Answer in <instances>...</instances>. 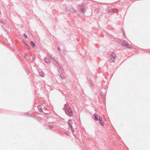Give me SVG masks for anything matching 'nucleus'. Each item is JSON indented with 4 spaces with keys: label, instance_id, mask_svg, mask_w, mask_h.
Masks as SVG:
<instances>
[{
    "label": "nucleus",
    "instance_id": "nucleus-8",
    "mask_svg": "<svg viewBox=\"0 0 150 150\" xmlns=\"http://www.w3.org/2000/svg\"><path fill=\"white\" fill-rule=\"evenodd\" d=\"M99 122L100 124V125L103 126L104 125V123L102 122V120H99Z\"/></svg>",
    "mask_w": 150,
    "mask_h": 150
},
{
    "label": "nucleus",
    "instance_id": "nucleus-16",
    "mask_svg": "<svg viewBox=\"0 0 150 150\" xmlns=\"http://www.w3.org/2000/svg\"><path fill=\"white\" fill-rule=\"evenodd\" d=\"M58 50L59 51H61V50L59 48V47H58Z\"/></svg>",
    "mask_w": 150,
    "mask_h": 150
},
{
    "label": "nucleus",
    "instance_id": "nucleus-9",
    "mask_svg": "<svg viewBox=\"0 0 150 150\" xmlns=\"http://www.w3.org/2000/svg\"><path fill=\"white\" fill-rule=\"evenodd\" d=\"M61 77L62 79H64L65 77V76L63 74H60Z\"/></svg>",
    "mask_w": 150,
    "mask_h": 150
},
{
    "label": "nucleus",
    "instance_id": "nucleus-17",
    "mask_svg": "<svg viewBox=\"0 0 150 150\" xmlns=\"http://www.w3.org/2000/svg\"><path fill=\"white\" fill-rule=\"evenodd\" d=\"M54 61L56 63V64H58L57 62L55 61V60L54 59Z\"/></svg>",
    "mask_w": 150,
    "mask_h": 150
},
{
    "label": "nucleus",
    "instance_id": "nucleus-15",
    "mask_svg": "<svg viewBox=\"0 0 150 150\" xmlns=\"http://www.w3.org/2000/svg\"><path fill=\"white\" fill-rule=\"evenodd\" d=\"M24 36L26 38H27V36L25 35V34H24Z\"/></svg>",
    "mask_w": 150,
    "mask_h": 150
},
{
    "label": "nucleus",
    "instance_id": "nucleus-5",
    "mask_svg": "<svg viewBox=\"0 0 150 150\" xmlns=\"http://www.w3.org/2000/svg\"><path fill=\"white\" fill-rule=\"evenodd\" d=\"M94 118L96 120H98V117H97V115L96 114H94Z\"/></svg>",
    "mask_w": 150,
    "mask_h": 150
},
{
    "label": "nucleus",
    "instance_id": "nucleus-3",
    "mask_svg": "<svg viewBox=\"0 0 150 150\" xmlns=\"http://www.w3.org/2000/svg\"><path fill=\"white\" fill-rule=\"evenodd\" d=\"M68 112L69 114L71 116L72 115V112L71 110L70 109H69Z\"/></svg>",
    "mask_w": 150,
    "mask_h": 150
},
{
    "label": "nucleus",
    "instance_id": "nucleus-13",
    "mask_svg": "<svg viewBox=\"0 0 150 150\" xmlns=\"http://www.w3.org/2000/svg\"><path fill=\"white\" fill-rule=\"evenodd\" d=\"M81 11L83 13H84L85 11V9L83 8H82L81 10Z\"/></svg>",
    "mask_w": 150,
    "mask_h": 150
},
{
    "label": "nucleus",
    "instance_id": "nucleus-18",
    "mask_svg": "<svg viewBox=\"0 0 150 150\" xmlns=\"http://www.w3.org/2000/svg\"><path fill=\"white\" fill-rule=\"evenodd\" d=\"M71 129V130L72 131V132H74V129Z\"/></svg>",
    "mask_w": 150,
    "mask_h": 150
},
{
    "label": "nucleus",
    "instance_id": "nucleus-11",
    "mask_svg": "<svg viewBox=\"0 0 150 150\" xmlns=\"http://www.w3.org/2000/svg\"><path fill=\"white\" fill-rule=\"evenodd\" d=\"M38 108L39 109V110L40 111H42V110H41V106L40 105H39L38 106Z\"/></svg>",
    "mask_w": 150,
    "mask_h": 150
},
{
    "label": "nucleus",
    "instance_id": "nucleus-1",
    "mask_svg": "<svg viewBox=\"0 0 150 150\" xmlns=\"http://www.w3.org/2000/svg\"><path fill=\"white\" fill-rule=\"evenodd\" d=\"M121 44L122 45L128 48H132V46L126 41H123Z\"/></svg>",
    "mask_w": 150,
    "mask_h": 150
},
{
    "label": "nucleus",
    "instance_id": "nucleus-6",
    "mask_svg": "<svg viewBox=\"0 0 150 150\" xmlns=\"http://www.w3.org/2000/svg\"><path fill=\"white\" fill-rule=\"evenodd\" d=\"M71 121L69 120V121H68V123L70 125L71 129H72V127L71 124Z\"/></svg>",
    "mask_w": 150,
    "mask_h": 150
},
{
    "label": "nucleus",
    "instance_id": "nucleus-2",
    "mask_svg": "<svg viewBox=\"0 0 150 150\" xmlns=\"http://www.w3.org/2000/svg\"><path fill=\"white\" fill-rule=\"evenodd\" d=\"M49 59L52 60V58L51 57H46L45 59V62L47 63H50V61L49 60Z\"/></svg>",
    "mask_w": 150,
    "mask_h": 150
},
{
    "label": "nucleus",
    "instance_id": "nucleus-12",
    "mask_svg": "<svg viewBox=\"0 0 150 150\" xmlns=\"http://www.w3.org/2000/svg\"><path fill=\"white\" fill-rule=\"evenodd\" d=\"M109 11L110 13L112 12H114V10H113V9H110L109 10Z\"/></svg>",
    "mask_w": 150,
    "mask_h": 150
},
{
    "label": "nucleus",
    "instance_id": "nucleus-4",
    "mask_svg": "<svg viewBox=\"0 0 150 150\" xmlns=\"http://www.w3.org/2000/svg\"><path fill=\"white\" fill-rule=\"evenodd\" d=\"M111 56L114 59L116 56L115 54L114 53H112L111 54Z\"/></svg>",
    "mask_w": 150,
    "mask_h": 150
},
{
    "label": "nucleus",
    "instance_id": "nucleus-10",
    "mask_svg": "<svg viewBox=\"0 0 150 150\" xmlns=\"http://www.w3.org/2000/svg\"><path fill=\"white\" fill-rule=\"evenodd\" d=\"M30 44L31 45H33L35 46V43L33 42V41H31L30 42Z\"/></svg>",
    "mask_w": 150,
    "mask_h": 150
},
{
    "label": "nucleus",
    "instance_id": "nucleus-7",
    "mask_svg": "<svg viewBox=\"0 0 150 150\" xmlns=\"http://www.w3.org/2000/svg\"><path fill=\"white\" fill-rule=\"evenodd\" d=\"M40 76L42 77L44 76V73L42 71H41L40 72Z\"/></svg>",
    "mask_w": 150,
    "mask_h": 150
},
{
    "label": "nucleus",
    "instance_id": "nucleus-14",
    "mask_svg": "<svg viewBox=\"0 0 150 150\" xmlns=\"http://www.w3.org/2000/svg\"><path fill=\"white\" fill-rule=\"evenodd\" d=\"M102 120V117L101 116H100L99 117V120Z\"/></svg>",
    "mask_w": 150,
    "mask_h": 150
}]
</instances>
